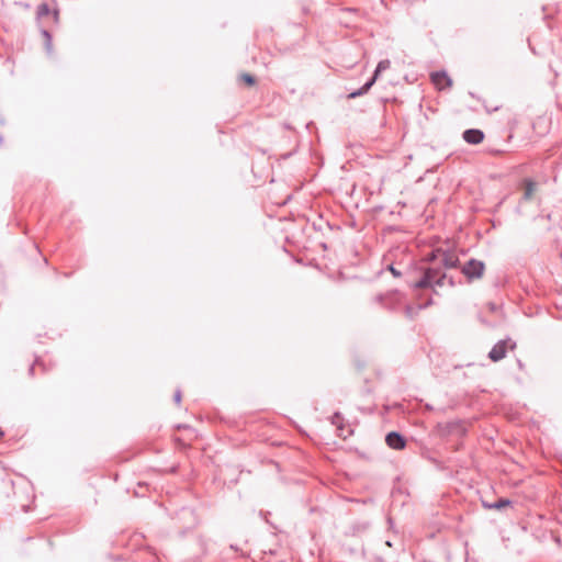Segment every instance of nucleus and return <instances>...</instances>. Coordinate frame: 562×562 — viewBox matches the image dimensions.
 <instances>
[{
	"label": "nucleus",
	"instance_id": "obj_11",
	"mask_svg": "<svg viewBox=\"0 0 562 562\" xmlns=\"http://www.w3.org/2000/svg\"><path fill=\"white\" fill-rule=\"evenodd\" d=\"M492 313V303L487 302L477 314L479 321L483 325L488 324V316Z\"/></svg>",
	"mask_w": 562,
	"mask_h": 562
},
{
	"label": "nucleus",
	"instance_id": "obj_5",
	"mask_svg": "<svg viewBox=\"0 0 562 562\" xmlns=\"http://www.w3.org/2000/svg\"><path fill=\"white\" fill-rule=\"evenodd\" d=\"M484 271L482 261L471 259L462 267V273L470 280L481 278Z\"/></svg>",
	"mask_w": 562,
	"mask_h": 562
},
{
	"label": "nucleus",
	"instance_id": "obj_17",
	"mask_svg": "<svg viewBox=\"0 0 562 562\" xmlns=\"http://www.w3.org/2000/svg\"><path fill=\"white\" fill-rule=\"evenodd\" d=\"M173 398H175V402L177 404H180V402H181V392L179 390L175 393Z\"/></svg>",
	"mask_w": 562,
	"mask_h": 562
},
{
	"label": "nucleus",
	"instance_id": "obj_16",
	"mask_svg": "<svg viewBox=\"0 0 562 562\" xmlns=\"http://www.w3.org/2000/svg\"><path fill=\"white\" fill-rule=\"evenodd\" d=\"M243 80H245L248 85H254L255 83V79L252 76L248 75V74H244L241 76Z\"/></svg>",
	"mask_w": 562,
	"mask_h": 562
},
{
	"label": "nucleus",
	"instance_id": "obj_19",
	"mask_svg": "<svg viewBox=\"0 0 562 562\" xmlns=\"http://www.w3.org/2000/svg\"><path fill=\"white\" fill-rule=\"evenodd\" d=\"M505 151H507V149L505 147L494 148V154L495 153H505Z\"/></svg>",
	"mask_w": 562,
	"mask_h": 562
},
{
	"label": "nucleus",
	"instance_id": "obj_6",
	"mask_svg": "<svg viewBox=\"0 0 562 562\" xmlns=\"http://www.w3.org/2000/svg\"><path fill=\"white\" fill-rule=\"evenodd\" d=\"M516 348V341L512 338H506L494 344V362L502 360L506 357L508 350Z\"/></svg>",
	"mask_w": 562,
	"mask_h": 562
},
{
	"label": "nucleus",
	"instance_id": "obj_7",
	"mask_svg": "<svg viewBox=\"0 0 562 562\" xmlns=\"http://www.w3.org/2000/svg\"><path fill=\"white\" fill-rule=\"evenodd\" d=\"M430 79L438 90H443L452 86V80L446 71L432 72Z\"/></svg>",
	"mask_w": 562,
	"mask_h": 562
},
{
	"label": "nucleus",
	"instance_id": "obj_12",
	"mask_svg": "<svg viewBox=\"0 0 562 562\" xmlns=\"http://www.w3.org/2000/svg\"><path fill=\"white\" fill-rule=\"evenodd\" d=\"M507 506H512V501L508 498H499L494 502V509H503Z\"/></svg>",
	"mask_w": 562,
	"mask_h": 562
},
{
	"label": "nucleus",
	"instance_id": "obj_15",
	"mask_svg": "<svg viewBox=\"0 0 562 562\" xmlns=\"http://www.w3.org/2000/svg\"><path fill=\"white\" fill-rule=\"evenodd\" d=\"M340 420H341V416L339 414H335L333 416V419H331L333 424L337 425L338 429L340 431H342L341 427L339 426Z\"/></svg>",
	"mask_w": 562,
	"mask_h": 562
},
{
	"label": "nucleus",
	"instance_id": "obj_9",
	"mask_svg": "<svg viewBox=\"0 0 562 562\" xmlns=\"http://www.w3.org/2000/svg\"><path fill=\"white\" fill-rule=\"evenodd\" d=\"M463 139L468 144L476 145L483 142L484 133L476 128L467 130L463 132Z\"/></svg>",
	"mask_w": 562,
	"mask_h": 562
},
{
	"label": "nucleus",
	"instance_id": "obj_14",
	"mask_svg": "<svg viewBox=\"0 0 562 562\" xmlns=\"http://www.w3.org/2000/svg\"><path fill=\"white\" fill-rule=\"evenodd\" d=\"M42 33H43L44 37L46 38V45H47V48H48V49H50V45H52V36H50L49 32H47L46 30H44Z\"/></svg>",
	"mask_w": 562,
	"mask_h": 562
},
{
	"label": "nucleus",
	"instance_id": "obj_4",
	"mask_svg": "<svg viewBox=\"0 0 562 562\" xmlns=\"http://www.w3.org/2000/svg\"><path fill=\"white\" fill-rule=\"evenodd\" d=\"M391 66V63L389 59H384V60H381L378 66H376V69L374 71V75L373 77L363 86L361 87L359 90L357 91H353L349 94V98L350 99H355L359 95H362L363 93L368 92V90L372 87V85L375 82V80L378 79L379 75L389 69Z\"/></svg>",
	"mask_w": 562,
	"mask_h": 562
},
{
	"label": "nucleus",
	"instance_id": "obj_1",
	"mask_svg": "<svg viewBox=\"0 0 562 562\" xmlns=\"http://www.w3.org/2000/svg\"><path fill=\"white\" fill-rule=\"evenodd\" d=\"M446 284L450 286L453 285V281L448 279L446 273L441 271L438 267L427 268L423 274V277L415 282V289H426L429 288L434 292H437L438 289L443 288Z\"/></svg>",
	"mask_w": 562,
	"mask_h": 562
},
{
	"label": "nucleus",
	"instance_id": "obj_20",
	"mask_svg": "<svg viewBox=\"0 0 562 562\" xmlns=\"http://www.w3.org/2000/svg\"><path fill=\"white\" fill-rule=\"evenodd\" d=\"M413 313H414L413 307L407 306V307H406V314H407L408 316H412V315H413Z\"/></svg>",
	"mask_w": 562,
	"mask_h": 562
},
{
	"label": "nucleus",
	"instance_id": "obj_3",
	"mask_svg": "<svg viewBox=\"0 0 562 562\" xmlns=\"http://www.w3.org/2000/svg\"><path fill=\"white\" fill-rule=\"evenodd\" d=\"M539 182L535 181L531 178H525L520 182V190L522 191V195L517 205V212L521 215L525 214L524 206L527 202L532 201L536 198V193L539 190Z\"/></svg>",
	"mask_w": 562,
	"mask_h": 562
},
{
	"label": "nucleus",
	"instance_id": "obj_10",
	"mask_svg": "<svg viewBox=\"0 0 562 562\" xmlns=\"http://www.w3.org/2000/svg\"><path fill=\"white\" fill-rule=\"evenodd\" d=\"M385 441L392 449L401 450L405 447V439L398 432L392 431L386 435Z\"/></svg>",
	"mask_w": 562,
	"mask_h": 562
},
{
	"label": "nucleus",
	"instance_id": "obj_13",
	"mask_svg": "<svg viewBox=\"0 0 562 562\" xmlns=\"http://www.w3.org/2000/svg\"><path fill=\"white\" fill-rule=\"evenodd\" d=\"M49 13V7L47 3H42L37 7V15L45 16Z\"/></svg>",
	"mask_w": 562,
	"mask_h": 562
},
{
	"label": "nucleus",
	"instance_id": "obj_23",
	"mask_svg": "<svg viewBox=\"0 0 562 562\" xmlns=\"http://www.w3.org/2000/svg\"><path fill=\"white\" fill-rule=\"evenodd\" d=\"M484 506H485V507H487V508H491V507H492V505H488V504H486V503H484Z\"/></svg>",
	"mask_w": 562,
	"mask_h": 562
},
{
	"label": "nucleus",
	"instance_id": "obj_8",
	"mask_svg": "<svg viewBox=\"0 0 562 562\" xmlns=\"http://www.w3.org/2000/svg\"><path fill=\"white\" fill-rule=\"evenodd\" d=\"M503 121H504V135H505L506 140H509L513 137V131L516 125V117L512 112L506 111L504 113Z\"/></svg>",
	"mask_w": 562,
	"mask_h": 562
},
{
	"label": "nucleus",
	"instance_id": "obj_21",
	"mask_svg": "<svg viewBox=\"0 0 562 562\" xmlns=\"http://www.w3.org/2000/svg\"><path fill=\"white\" fill-rule=\"evenodd\" d=\"M431 304V300H429L425 305H419L418 308H423V307H426L427 305Z\"/></svg>",
	"mask_w": 562,
	"mask_h": 562
},
{
	"label": "nucleus",
	"instance_id": "obj_18",
	"mask_svg": "<svg viewBox=\"0 0 562 562\" xmlns=\"http://www.w3.org/2000/svg\"><path fill=\"white\" fill-rule=\"evenodd\" d=\"M389 270L392 272L393 276L398 277L401 276V272L397 271L393 266L389 267Z\"/></svg>",
	"mask_w": 562,
	"mask_h": 562
},
{
	"label": "nucleus",
	"instance_id": "obj_2",
	"mask_svg": "<svg viewBox=\"0 0 562 562\" xmlns=\"http://www.w3.org/2000/svg\"><path fill=\"white\" fill-rule=\"evenodd\" d=\"M427 260L442 265L446 268H456L459 263V256L454 250L437 248L431 250L427 256Z\"/></svg>",
	"mask_w": 562,
	"mask_h": 562
},
{
	"label": "nucleus",
	"instance_id": "obj_22",
	"mask_svg": "<svg viewBox=\"0 0 562 562\" xmlns=\"http://www.w3.org/2000/svg\"><path fill=\"white\" fill-rule=\"evenodd\" d=\"M4 436V431L0 428V438Z\"/></svg>",
	"mask_w": 562,
	"mask_h": 562
}]
</instances>
